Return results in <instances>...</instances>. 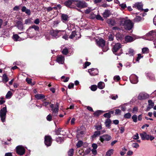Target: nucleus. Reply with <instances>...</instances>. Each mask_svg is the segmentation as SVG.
<instances>
[{
	"label": "nucleus",
	"instance_id": "obj_1",
	"mask_svg": "<svg viewBox=\"0 0 156 156\" xmlns=\"http://www.w3.org/2000/svg\"><path fill=\"white\" fill-rule=\"evenodd\" d=\"M121 24L122 25L124 28L126 30H130L133 28V24L130 20H126L121 21Z\"/></svg>",
	"mask_w": 156,
	"mask_h": 156
},
{
	"label": "nucleus",
	"instance_id": "obj_2",
	"mask_svg": "<svg viewBox=\"0 0 156 156\" xmlns=\"http://www.w3.org/2000/svg\"><path fill=\"white\" fill-rule=\"evenodd\" d=\"M97 43L99 47H101L102 48L104 51H106L108 50V47H105V48H104L105 45V41L103 39H100L98 40H97Z\"/></svg>",
	"mask_w": 156,
	"mask_h": 156
},
{
	"label": "nucleus",
	"instance_id": "obj_3",
	"mask_svg": "<svg viewBox=\"0 0 156 156\" xmlns=\"http://www.w3.org/2000/svg\"><path fill=\"white\" fill-rule=\"evenodd\" d=\"M74 4L79 8H84L87 6V4L83 1L75 0Z\"/></svg>",
	"mask_w": 156,
	"mask_h": 156
},
{
	"label": "nucleus",
	"instance_id": "obj_4",
	"mask_svg": "<svg viewBox=\"0 0 156 156\" xmlns=\"http://www.w3.org/2000/svg\"><path fill=\"white\" fill-rule=\"evenodd\" d=\"M64 32L61 30H51L50 31V34L54 37H58L61 36V34Z\"/></svg>",
	"mask_w": 156,
	"mask_h": 156
},
{
	"label": "nucleus",
	"instance_id": "obj_5",
	"mask_svg": "<svg viewBox=\"0 0 156 156\" xmlns=\"http://www.w3.org/2000/svg\"><path fill=\"white\" fill-rule=\"evenodd\" d=\"M7 112V111L6 106L3 107L0 111V117L1 118L2 121L3 122L5 121Z\"/></svg>",
	"mask_w": 156,
	"mask_h": 156
},
{
	"label": "nucleus",
	"instance_id": "obj_6",
	"mask_svg": "<svg viewBox=\"0 0 156 156\" xmlns=\"http://www.w3.org/2000/svg\"><path fill=\"white\" fill-rule=\"evenodd\" d=\"M16 153L20 155L24 154L25 152L24 148L21 146H18L16 148Z\"/></svg>",
	"mask_w": 156,
	"mask_h": 156
},
{
	"label": "nucleus",
	"instance_id": "obj_7",
	"mask_svg": "<svg viewBox=\"0 0 156 156\" xmlns=\"http://www.w3.org/2000/svg\"><path fill=\"white\" fill-rule=\"evenodd\" d=\"M52 142V138L50 136H45L44 138V143L48 146H50Z\"/></svg>",
	"mask_w": 156,
	"mask_h": 156
},
{
	"label": "nucleus",
	"instance_id": "obj_8",
	"mask_svg": "<svg viewBox=\"0 0 156 156\" xmlns=\"http://www.w3.org/2000/svg\"><path fill=\"white\" fill-rule=\"evenodd\" d=\"M112 138L108 134H105L100 137V140L101 142H103L104 140L108 141L111 140Z\"/></svg>",
	"mask_w": 156,
	"mask_h": 156
},
{
	"label": "nucleus",
	"instance_id": "obj_9",
	"mask_svg": "<svg viewBox=\"0 0 156 156\" xmlns=\"http://www.w3.org/2000/svg\"><path fill=\"white\" fill-rule=\"evenodd\" d=\"M122 47L121 44L117 43L113 45L112 50L113 53L117 52Z\"/></svg>",
	"mask_w": 156,
	"mask_h": 156
},
{
	"label": "nucleus",
	"instance_id": "obj_10",
	"mask_svg": "<svg viewBox=\"0 0 156 156\" xmlns=\"http://www.w3.org/2000/svg\"><path fill=\"white\" fill-rule=\"evenodd\" d=\"M149 96L147 94L142 92L139 94L138 97V99L140 100L145 99L148 98Z\"/></svg>",
	"mask_w": 156,
	"mask_h": 156
},
{
	"label": "nucleus",
	"instance_id": "obj_11",
	"mask_svg": "<svg viewBox=\"0 0 156 156\" xmlns=\"http://www.w3.org/2000/svg\"><path fill=\"white\" fill-rule=\"evenodd\" d=\"M59 108V104L56 103L55 108H51V110L53 111V115L55 116L57 115L58 112Z\"/></svg>",
	"mask_w": 156,
	"mask_h": 156
},
{
	"label": "nucleus",
	"instance_id": "obj_12",
	"mask_svg": "<svg viewBox=\"0 0 156 156\" xmlns=\"http://www.w3.org/2000/svg\"><path fill=\"white\" fill-rule=\"evenodd\" d=\"M140 136L143 140H149V135L147 134L145 132H143L142 133H141L140 134Z\"/></svg>",
	"mask_w": 156,
	"mask_h": 156
},
{
	"label": "nucleus",
	"instance_id": "obj_13",
	"mask_svg": "<svg viewBox=\"0 0 156 156\" xmlns=\"http://www.w3.org/2000/svg\"><path fill=\"white\" fill-rule=\"evenodd\" d=\"M143 5L140 2H137L135 3L133 5V8H136L139 10H144L143 8Z\"/></svg>",
	"mask_w": 156,
	"mask_h": 156
},
{
	"label": "nucleus",
	"instance_id": "obj_14",
	"mask_svg": "<svg viewBox=\"0 0 156 156\" xmlns=\"http://www.w3.org/2000/svg\"><path fill=\"white\" fill-rule=\"evenodd\" d=\"M88 72L90 73V75L92 76H94L98 74V70L94 68L89 69Z\"/></svg>",
	"mask_w": 156,
	"mask_h": 156
},
{
	"label": "nucleus",
	"instance_id": "obj_15",
	"mask_svg": "<svg viewBox=\"0 0 156 156\" xmlns=\"http://www.w3.org/2000/svg\"><path fill=\"white\" fill-rule=\"evenodd\" d=\"M107 23L109 25V26H113L116 24L115 20L114 19H109L107 20Z\"/></svg>",
	"mask_w": 156,
	"mask_h": 156
},
{
	"label": "nucleus",
	"instance_id": "obj_16",
	"mask_svg": "<svg viewBox=\"0 0 156 156\" xmlns=\"http://www.w3.org/2000/svg\"><path fill=\"white\" fill-rule=\"evenodd\" d=\"M16 26L18 29L22 30L23 29V26L22 22L20 21H18L16 23Z\"/></svg>",
	"mask_w": 156,
	"mask_h": 156
},
{
	"label": "nucleus",
	"instance_id": "obj_17",
	"mask_svg": "<svg viewBox=\"0 0 156 156\" xmlns=\"http://www.w3.org/2000/svg\"><path fill=\"white\" fill-rule=\"evenodd\" d=\"M125 41L127 42H130L134 41L133 38L131 36L127 35L125 36Z\"/></svg>",
	"mask_w": 156,
	"mask_h": 156
},
{
	"label": "nucleus",
	"instance_id": "obj_18",
	"mask_svg": "<svg viewBox=\"0 0 156 156\" xmlns=\"http://www.w3.org/2000/svg\"><path fill=\"white\" fill-rule=\"evenodd\" d=\"M75 2V0H68L64 3L65 5L68 7L70 6V5L72 3H74Z\"/></svg>",
	"mask_w": 156,
	"mask_h": 156
},
{
	"label": "nucleus",
	"instance_id": "obj_19",
	"mask_svg": "<svg viewBox=\"0 0 156 156\" xmlns=\"http://www.w3.org/2000/svg\"><path fill=\"white\" fill-rule=\"evenodd\" d=\"M61 18L63 22L67 21L69 18L67 15L64 14H62Z\"/></svg>",
	"mask_w": 156,
	"mask_h": 156
},
{
	"label": "nucleus",
	"instance_id": "obj_20",
	"mask_svg": "<svg viewBox=\"0 0 156 156\" xmlns=\"http://www.w3.org/2000/svg\"><path fill=\"white\" fill-rule=\"evenodd\" d=\"M110 14V11L108 10H106L103 13V15L104 18H107L109 16Z\"/></svg>",
	"mask_w": 156,
	"mask_h": 156
},
{
	"label": "nucleus",
	"instance_id": "obj_21",
	"mask_svg": "<svg viewBox=\"0 0 156 156\" xmlns=\"http://www.w3.org/2000/svg\"><path fill=\"white\" fill-rule=\"evenodd\" d=\"M22 11L23 12H25V13L28 14L30 15L31 13V11L30 10L27 9L26 7L25 6H23L22 9Z\"/></svg>",
	"mask_w": 156,
	"mask_h": 156
},
{
	"label": "nucleus",
	"instance_id": "obj_22",
	"mask_svg": "<svg viewBox=\"0 0 156 156\" xmlns=\"http://www.w3.org/2000/svg\"><path fill=\"white\" fill-rule=\"evenodd\" d=\"M144 19L141 16H136L134 19V22H139L140 21L144 20Z\"/></svg>",
	"mask_w": 156,
	"mask_h": 156
},
{
	"label": "nucleus",
	"instance_id": "obj_23",
	"mask_svg": "<svg viewBox=\"0 0 156 156\" xmlns=\"http://www.w3.org/2000/svg\"><path fill=\"white\" fill-rule=\"evenodd\" d=\"M105 87V84L103 82H100L98 83V88L100 89H102L104 88Z\"/></svg>",
	"mask_w": 156,
	"mask_h": 156
},
{
	"label": "nucleus",
	"instance_id": "obj_24",
	"mask_svg": "<svg viewBox=\"0 0 156 156\" xmlns=\"http://www.w3.org/2000/svg\"><path fill=\"white\" fill-rule=\"evenodd\" d=\"M35 97L37 99H41L44 98L45 96L42 94H37L35 95Z\"/></svg>",
	"mask_w": 156,
	"mask_h": 156
},
{
	"label": "nucleus",
	"instance_id": "obj_25",
	"mask_svg": "<svg viewBox=\"0 0 156 156\" xmlns=\"http://www.w3.org/2000/svg\"><path fill=\"white\" fill-rule=\"evenodd\" d=\"M113 150L112 149H109L107 152L105 156H111L112 154H113Z\"/></svg>",
	"mask_w": 156,
	"mask_h": 156
},
{
	"label": "nucleus",
	"instance_id": "obj_26",
	"mask_svg": "<svg viewBox=\"0 0 156 156\" xmlns=\"http://www.w3.org/2000/svg\"><path fill=\"white\" fill-rule=\"evenodd\" d=\"M111 123V121L110 119H107L105 121V124L106 127H109L110 126V124Z\"/></svg>",
	"mask_w": 156,
	"mask_h": 156
},
{
	"label": "nucleus",
	"instance_id": "obj_27",
	"mask_svg": "<svg viewBox=\"0 0 156 156\" xmlns=\"http://www.w3.org/2000/svg\"><path fill=\"white\" fill-rule=\"evenodd\" d=\"M64 60V58L63 56H61L58 57L57 58V61L58 62L62 63V62H63Z\"/></svg>",
	"mask_w": 156,
	"mask_h": 156
},
{
	"label": "nucleus",
	"instance_id": "obj_28",
	"mask_svg": "<svg viewBox=\"0 0 156 156\" xmlns=\"http://www.w3.org/2000/svg\"><path fill=\"white\" fill-rule=\"evenodd\" d=\"M104 112H103L101 110H98L96 111L94 113V115L96 116H98L101 114L102 113Z\"/></svg>",
	"mask_w": 156,
	"mask_h": 156
},
{
	"label": "nucleus",
	"instance_id": "obj_29",
	"mask_svg": "<svg viewBox=\"0 0 156 156\" xmlns=\"http://www.w3.org/2000/svg\"><path fill=\"white\" fill-rule=\"evenodd\" d=\"M69 156H73L74 154V150L73 149H70L68 152Z\"/></svg>",
	"mask_w": 156,
	"mask_h": 156
},
{
	"label": "nucleus",
	"instance_id": "obj_30",
	"mask_svg": "<svg viewBox=\"0 0 156 156\" xmlns=\"http://www.w3.org/2000/svg\"><path fill=\"white\" fill-rule=\"evenodd\" d=\"M95 17H96V19L97 20H102V21L104 20L99 15H93V18H94Z\"/></svg>",
	"mask_w": 156,
	"mask_h": 156
},
{
	"label": "nucleus",
	"instance_id": "obj_31",
	"mask_svg": "<svg viewBox=\"0 0 156 156\" xmlns=\"http://www.w3.org/2000/svg\"><path fill=\"white\" fill-rule=\"evenodd\" d=\"M76 35V31H74L72 32L71 34L69 36V38L70 39H73L74 37H75Z\"/></svg>",
	"mask_w": 156,
	"mask_h": 156
},
{
	"label": "nucleus",
	"instance_id": "obj_32",
	"mask_svg": "<svg viewBox=\"0 0 156 156\" xmlns=\"http://www.w3.org/2000/svg\"><path fill=\"white\" fill-rule=\"evenodd\" d=\"M2 80L4 81L5 83L7 82L8 81L9 78L6 74H4L3 75Z\"/></svg>",
	"mask_w": 156,
	"mask_h": 156
},
{
	"label": "nucleus",
	"instance_id": "obj_33",
	"mask_svg": "<svg viewBox=\"0 0 156 156\" xmlns=\"http://www.w3.org/2000/svg\"><path fill=\"white\" fill-rule=\"evenodd\" d=\"M116 36L118 39L122 40L123 38V36L121 34H118L116 35Z\"/></svg>",
	"mask_w": 156,
	"mask_h": 156
},
{
	"label": "nucleus",
	"instance_id": "obj_34",
	"mask_svg": "<svg viewBox=\"0 0 156 156\" xmlns=\"http://www.w3.org/2000/svg\"><path fill=\"white\" fill-rule=\"evenodd\" d=\"M12 95V93L10 91H9L5 96V98H10Z\"/></svg>",
	"mask_w": 156,
	"mask_h": 156
},
{
	"label": "nucleus",
	"instance_id": "obj_35",
	"mask_svg": "<svg viewBox=\"0 0 156 156\" xmlns=\"http://www.w3.org/2000/svg\"><path fill=\"white\" fill-rule=\"evenodd\" d=\"M31 28L34 29L35 30H38L39 29V27L37 26L34 25L32 26L31 27H30L29 28V29L30 30V29H31Z\"/></svg>",
	"mask_w": 156,
	"mask_h": 156
},
{
	"label": "nucleus",
	"instance_id": "obj_36",
	"mask_svg": "<svg viewBox=\"0 0 156 156\" xmlns=\"http://www.w3.org/2000/svg\"><path fill=\"white\" fill-rule=\"evenodd\" d=\"M127 150L125 147H123L122 149V151L120 152V155L121 156H123L126 153V151Z\"/></svg>",
	"mask_w": 156,
	"mask_h": 156
},
{
	"label": "nucleus",
	"instance_id": "obj_37",
	"mask_svg": "<svg viewBox=\"0 0 156 156\" xmlns=\"http://www.w3.org/2000/svg\"><path fill=\"white\" fill-rule=\"evenodd\" d=\"M101 134V132L100 131H96L94 132V135H93V137H95L97 136H99Z\"/></svg>",
	"mask_w": 156,
	"mask_h": 156
},
{
	"label": "nucleus",
	"instance_id": "obj_38",
	"mask_svg": "<svg viewBox=\"0 0 156 156\" xmlns=\"http://www.w3.org/2000/svg\"><path fill=\"white\" fill-rule=\"evenodd\" d=\"M97 89V86L96 85H92L90 87L91 90L93 91H96Z\"/></svg>",
	"mask_w": 156,
	"mask_h": 156
},
{
	"label": "nucleus",
	"instance_id": "obj_39",
	"mask_svg": "<svg viewBox=\"0 0 156 156\" xmlns=\"http://www.w3.org/2000/svg\"><path fill=\"white\" fill-rule=\"evenodd\" d=\"M135 78V80H131V82L132 83L136 84V83L138 82V77L136 75H134Z\"/></svg>",
	"mask_w": 156,
	"mask_h": 156
},
{
	"label": "nucleus",
	"instance_id": "obj_40",
	"mask_svg": "<svg viewBox=\"0 0 156 156\" xmlns=\"http://www.w3.org/2000/svg\"><path fill=\"white\" fill-rule=\"evenodd\" d=\"M62 53L65 55H66L68 53V50L67 48H65L62 51Z\"/></svg>",
	"mask_w": 156,
	"mask_h": 156
},
{
	"label": "nucleus",
	"instance_id": "obj_41",
	"mask_svg": "<svg viewBox=\"0 0 156 156\" xmlns=\"http://www.w3.org/2000/svg\"><path fill=\"white\" fill-rule=\"evenodd\" d=\"M134 54V51L133 49H130L129 50L128 54L130 56H133Z\"/></svg>",
	"mask_w": 156,
	"mask_h": 156
},
{
	"label": "nucleus",
	"instance_id": "obj_42",
	"mask_svg": "<svg viewBox=\"0 0 156 156\" xmlns=\"http://www.w3.org/2000/svg\"><path fill=\"white\" fill-rule=\"evenodd\" d=\"M132 118L134 122H137V117L136 115H133V116L132 117Z\"/></svg>",
	"mask_w": 156,
	"mask_h": 156
},
{
	"label": "nucleus",
	"instance_id": "obj_43",
	"mask_svg": "<svg viewBox=\"0 0 156 156\" xmlns=\"http://www.w3.org/2000/svg\"><path fill=\"white\" fill-rule=\"evenodd\" d=\"M148 105L150 108H152L154 105V103L152 102L151 100H149L148 101Z\"/></svg>",
	"mask_w": 156,
	"mask_h": 156
},
{
	"label": "nucleus",
	"instance_id": "obj_44",
	"mask_svg": "<svg viewBox=\"0 0 156 156\" xmlns=\"http://www.w3.org/2000/svg\"><path fill=\"white\" fill-rule=\"evenodd\" d=\"M142 52L143 53H148L149 52V49L147 48H144L142 49Z\"/></svg>",
	"mask_w": 156,
	"mask_h": 156
},
{
	"label": "nucleus",
	"instance_id": "obj_45",
	"mask_svg": "<svg viewBox=\"0 0 156 156\" xmlns=\"http://www.w3.org/2000/svg\"><path fill=\"white\" fill-rule=\"evenodd\" d=\"M91 8L88 7L86 10H85V13L86 14H89L90 12L92 10Z\"/></svg>",
	"mask_w": 156,
	"mask_h": 156
},
{
	"label": "nucleus",
	"instance_id": "obj_46",
	"mask_svg": "<svg viewBox=\"0 0 156 156\" xmlns=\"http://www.w3.org/2000/svg\"><path fill=\"white\" fill-rule=\"evenodd\" d=\"M131 116V114L129 113H128L126 114H125L124 115V117L126 119H129L130 118Z\"/></svg>",
	"mask_w": 156,
	"mask_h": 156
},
{
	"label": "nucleus",
	"instance_id": "obj_47",
	"mask_svg": "<svg viewBox=\"0 0 156 156\" xmlns=\"http://www.w3.org/2000/svg\"><path fill=\"white\" fill-rule=\"evenodd\" d=\"M104 116L105 117L108 118L109 119V118H110L111 117L110 113H109L108 112L105 113L104 115Z\"/></svg>",
	"mask_w": 156,
	"mask_h": 156
},
{
	"label": "nucleus",
	"instance_id": "obj_48",
	"mask_svg": "<svg viewBox=\"0 0 156 156\" xmlns=\"http://www.w3.org/2000/svg\"><path fill=\"white\" fill-rule=\"evenodd\" d=\"M83 142L82 141H79L76 144V146L78 147H80L83 144Z\"/></svg>",
	"mask_w": 156,
	"mask_h": 156
},
{
	"label": "nucleus",
	"instance_id": "obj_49",
	"mask_svg": "<svg viewBox=\"0 0 156 156\" xmlns=\"http://www.w3.org/2000/svg\"><path fill=\"white\" fill-rule=\"evenodd\" d=\"M52 118L51 115L50 114H49L47 116L46 119L48 121H50L51 120Z\"/></svg>",
	"mask_w": 156,
	"mask_h": 156
},
{
	"label": "nucleus",
	"instance_id": "obj_50",
	"mask_svg": "<svg viewBox=\"0 0 156 156\" xmlns=\"http://www.w3.org/2000/svg\"><path fill=\"white\" fill-rule=\"evenodd\" d=\"M138 56L136 59V61L137 62H139L140 59L143 58V56L141 55V54H139L137 55Z\"/></svg>",
	"mask_w": 156,
	"mask_h": 156
},
{
	"label": "nucleus",
	"instance_id": "obj_51",
	"mask_svg": "<svg viewBox=\"0 0 156 156\" xmlns=\"http://www.w3.org/2000/svg\"><path fill=\"white\" fill-rule=\"evenodd\" d=\"M13 37L14 39L16 41H17L18 40V39L19 38V37L18 36V35L16 34H14L13 36Z\"/></svg>",
	"mask_w": 156,
	"mask_h": 156
},
{
	"label": "nucleus",
	"instance_id": "obj_52",
	"mask_svg": "<svg viewBox=\"0 0 156 156\" xmlns=\"http://www.w3.org/2000/svg\"><path fill=\"white\" fill-rule=\"evenodd\" d=\"M95 127L96 129L97 130H100L102 129V126L101 125H97Z\"/></svg>",
	"mask_w": 156,
	"mask_h": 156
},
{
	"label": "nucleus",
	"instance_id": "obj_53",
	"mask_svg": "<svg viewBox=\"0 0 156 156\" xmlns=\"http://www.w3.org/2000/svg\"><path fill=\"white\" fill-rule=\"evenodd\" d=\"M56 141L58 142H59L60 143L63 141V140L61 137H58L56 138Z\"/></svg>",
	"mask_w": 156,
	"mask_h": 156
},
{
	"label": "nucleus",
	"instance_id": "obj_54",
	"mask_svg": "<svg viewBox=\"0 0 156 156\" xmlns=\"http://www.w3.org/2000/svg\"><path fill=\"white\" fill-rule=\"evenodd\" d=\"M91 63L90 62H86L85 63V65L84 66V68H86L87 67V66H89Z\"/></svg>",
	"mask_w": 156,
	"mask_h": 156
},
{
	"label": "nucleus",
	"instance_id": "obj_55",
	"mask_svg": "<svg viewBox=\"0 0 156 156\" xmlns=\"http://www.w3.org/2000/svg\"><path fill=\"white\" fill-rule=\"evenodd\" d=\"M121 112V111L119 109H117L115 110V113L116 115H120Z\"/></svg>",
	"mask_w": 156,
	"mask_h": 156
},
{
	"label": "nucleus",
	"instance_id": "obj_56",
	"mask_svg": "<svg viewBox=\"0 0 156 156\" xmlns=\"http://www.w3.org/2000/svg\"><path fill=\"white\" fill-rule=\"evenodd\" d=\"M133 147L134 148H137L139 147V145L137 143H134L133 144Z\"/></svg>",
	"mask_w": 156,
	"mask_h": 156
},
{
	"label": "nucleus",
	"instance_id": "obj_57",
	"mask_svg": "<svg viewBox=\"0 0 156 156\" xmlns=\"http://www.w3.org/2000/svg\"><path fill=\"white\" fill-rule=\"evenodd\" d=\"M133 138L134 139H135V140H137V139H139V136L138 134V133H136V134L133 136Z\"/></svg>",
	"mask_w": 156,
	"mask_h": 156
},
{
	"label": "nucleus",
	"instance_id": "obj_58",
	"mask_svg": "<svg viewBox=\"0 0 156 156\" xmlns=\"http://www.w3.org/2000/svg\"><path fill=\"white\" fill-rule=\"evenodd\" d=\"M90 152V148L87 149L84 152V155H87L89 154Z\"/></svg>",
	"mask_w": 156,
	"mask_h": 156
},
{
	"label": "nucleus",
	"instance_id": "obj_59",
	"mask_svg": "<svg viewBox=\"0 0 156 156\" xmlns=\"http://www.w3.org/2000/svg\"><path fill=\"white\" fill-rule=\"evenodd\" d=\"M110 97L113 100H115L118 97V95H116L115 96H113V95H112Z\"/></svg>",
	"mask_w": 156,
	"mask_h": 156
},
{
	"label": "nucleus",
	"instance_id": "obj_60",
	"mask_svg": "<svg viewBox=\"0 0 156 156\" xmlns=\"http://www.w3.org/2000/svg\"><path fill=\"white\" fill-rule=\"evenodd\" d=\"M109 39L110 41H112L113 40V36L111 34L108 35Z\"/></svg>",
	"mask_w": 156,
	"mask_h": 156
},
{
	"label": "nucleus",
	"instance_id": "obj_61",
	"mask_svg": "<svg viewBox=\"0 0 156 156\" xmlns=\"http://www.w3.org/2000/svg\"><path fill=\"white\" fill-rule=\"evenodd\" d=\"M34 23L36 24H38L40 23V20L39 19H36L35 20Z\"/></svg>",
	"mask_w": 156,
	"mask_h": 156
},
{
	"label": "nucleus",
	"instance_id": "obj_62",
	"mask_svg": "<svg viewBox=\"0 0 156 156\" xmlns=\"http://www.w3.org/2000/svg\"><path fill=\"white\" fill-rule=\"evenodd\" d=\"M26 80L29 84H30L32 82V80L29 78H27L26 79Z\"/></svg>",
	"mask_w": 156,
	"mask_h": 156
},
{
	"label": "nucleus",
	"instance_id": "obj_63",
	"mask_svg": "<svg viewBox=\"0 0 156 156\" xmlns=\"http://www.w3.org/2000/svg\"><path fill=\"white\" fill-rule=\"evenodd\" d=\"M120 6L122 9H124L126 7V5L125 4L123 3L120 5Z\"/></svg>",
	"mask_w": 156,
	"mask_h": 156
},
{
	"label": "nucleus",
	"instance_id": "obj_64",
	"mask_svg": "<svg viewBox=\"0 0 156 156\" xmlns=\"http://www.w3.org/2000/svg\"><path fill=\"white\" fill-rule=\"evenodd\" d=\"M120 79V77L119 76H115L114 77V80H117V81H119Z\"/></svg>",
	"mask_w": 156,
	"mask_h": 156
}]
</instances>
